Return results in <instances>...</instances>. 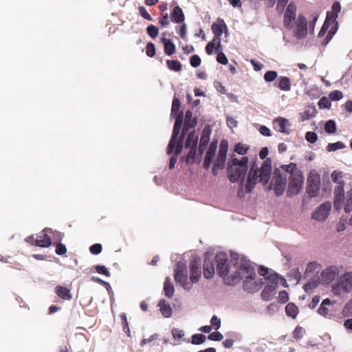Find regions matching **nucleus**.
I'll return each instance as SVG.
<instances>
[{"mask_svg": "<svg viewBox=\"0 0 352 352\" xmlns=\"http://www.w3.org/2000/svg\"><path fill=\"white\" fill-rule=\"evenodd\" d=\"M55 293L63 300H70L72 298L70 289L66 287L57 285L55 287Z\"/></svg>", "mask_w": 352, "mask_h": 352, "instance_id": "obj_22", "label": "nucleus"}, {"mask_svg": "<svg viewBox=\"0 0 352 352\" xmlns=\"http://www.w3.org/2000/svg\"><path fill=\"white\" fill-rule=\"evenodd\" d=\"M214 274L213 262L211 259L206 257L204 263V276L206 278H211Z\"/></svg>", "mask_w": 352, "mask_h": 352, "instance_id": "obj_20", "label": "nucleus"}, {"mask_svg": "<svg viewBox=\"0 0 352 352\" xmlns=\"http://www.w3.org/2000/svg\"><path fill=\"white\" fill-rule=\"evenodd\" d=\"M344 144L341 142H337L336 143H329L327 146V151H335L338 149L344 148Z\"/></svg>", "mask_w": 352, "mask_h": 352, "instance_id": "obj_44", "label": "nucleus"}, {"mask_svg": "<svg viewBox=\"0 0 352 352\" xmlns=\"http://www.w3.org/2000/svg\"><path fill=\"white\" fill-rule=\"evenodd\" d=\"M185 134L186 133H182L179 140L177 139L176 144H175V146L174 148V149L175 148V154L176 155H179L182 153V151Z\"/></svg>", "mask_w": 352, "mask_h": 352, "instance_id": "obj_37", "label": "nucleus"}, {"mask_svg": "<svg viewBox=\"0 0 352 352\" xmlns=\"http://www.w3.org/2000/svg\"><path fill=\"white\" fill-rule=\"evenodd\" d=\"M217 39L214 38L212 41H210L206 46V52L208 55H211L213 53L214 49L215 47V42Z\"/></svg>", "mask_w": 352, "mask_h": 352, "instance_id": "obj_61", "label": "nucleus"}, {"mask_svg": "<svg viewBox=\"0 0 352 352\" xmlns=\"http://www.w3.org/2000/svg\"><path fill=\"white\" fill-rule=\"evenodd\" d=\"M158 306L160 308V311L164 317L169 318L172 316V308L170 307V305L164 299H161L159 301Z\"/></svg>", "mask_w": 352, "mask_h": 352, "instance_id": "obj_25", "label": "nucleus"}, {"mask_svg": "<svg viewBox=\"0 0 352 352\" xmlns=\"http://www.w3.org/2000/svg\"><path fill=\"white\" fill-rule=\"evenodd\" d=\"M175 280L177 283L182 285L184 289H190V286L187 282L188 280V271L186 265L179 263L175 270Z\"/></svg>", "mask_w": 352, "mask_h": 352, "instance_id": "obj_10", "label": "nucleus"}, {"mask_svg": "<svg viewBox=\"0 0 352 352\" xmlns=\"http://www.w3.org/2000/svg\"><path fill=\"white\" fill-rule=\"evenodd\" d=\"M266 280H267L268 285H274V287H276V286L278 285V277L277 274L269 275L266 278Z\"/></svg>", "mask_w": 352, "mask_h": 352, "instance_id": "obj_57", "label": "nucleus"}, {"mask_svg": "<svg viewBox=\"0 0 352 352\" xmlns=\"http://www.w3.org/2000/svg\"><path fill=\"white\" fill-rule=\"evenodd\" d=\"M158 21L162 27L168 25L170 21L168 13L162 14V16L158 19Z\"/></svg>", "mask_w": 352, "mask_h": 352, "instance_id": "obj_54", "label": "nucleus"}, {"mask_svg": "<svg viewBox=\"0 0 352 352\" xmlns=\"http://www.w3.org/2000/svg\"><path fill=\"white\" fill-rule=\"evenodd\" d=\"M210 134L211 129L210 126H207L204 127L201 133L199 146V151L201 155L203 153L204 151L205 150L206 146L208 145L210 141Z\"/></svg>", "mask_w": 352, "mask_h": 352, "instance_id": "obj_19", "label": "nucleus"}, {"mask_svg": "<svg viewBox=\"0 0 352 352\" xmlns=\"http://www.w3.org/2000/svg\"><path fill=\"white\" fill-rule=\"evenodd\" d=\"M183 120V112L179 111L176 116L175 122L173 129L172 136L167 147L168 155H170L174 151V148L176 144L177 139H178V135L181 129V126L182 125Z\"/></svg>", "mask_w": 352, "mask_h": 352, "instance_id": "obj_5", "label": "nucleus"}, {"mask_svg": "<svg viewBox=\"0 0 352 352\" xmlns=\"http://www.w3.org/2000/svg\"><path fill=\"white\" fill-rule=\"evenodd\" d=\"M293 338L296 340H299L300 338H302V336H303V329L300 327V326H297L293 333Z\"/></svg>", "mask_w": 352, "mask_h": 352, "instance_id": "obj_58", "label": "nucleus"}, {"mask_svg": "<svg viewBox=\"0 0 352 352\" xmlns=\"http://www.w3.org/2000/svg\"><path fill=\"white\" fill-rule=\"evenodd\" d=\"M197 124V118H192V113L191 111L188 110L186 112L184 126L182 129V133H186L189 129L195 127Z\"/></svg>", "mask_w": 352, "mask_h": 352, "instance_id": "obj_18", "label": "nucleus"}, {"mask_svg": "<svg viewBox=\"0 0 352 352\" xmlns=\"http://www.w3.org/2000/svg\"><path fill=\"white\" fill-rule=\"evenodd\" d=\"M228 148V142L226 140H222L220 142L217 158L214 162L215 166H220L223 168L224 167Z\"/></svg>", "mask_w": 352, "mask_h": 352, "instance_id": "obj_16", "label": "nucleus"}, {"mask_svg": "<svg viewBox=\"0 0 352 352\" xmlns=\"http://www.w3.org/2000/svg\"><path fill=\"white\" fill-rule=\"evenodd\" d=\"M201 58L197 54L192 55L190 58V65L193 67H197L198 66H199L201 64Z\"/></svg>", "mask_w": 352, "mask_h": 352, "instance_id": "obj_56", "label": "nucleus"}, {"mask_svg": "<svg viewBox=\"0 0 352 352\" xmlns=\"http://www.w3.org/2000/svg\"><path fill=\"white\" fill-rule=\"evenodd\" d=\"M329 99L333 101H338L342 98L343 94L342 91L339 90H335L331 91L329 94Z\"/></svg>", "mask_w": 352, "mask_h": 352, "instance_id": "obj_48", "label": "nucleus"}, {"mask_svg": "<svg viewBox=\"0 0 352 352\" xmlns=\"http://www.w3.org/2000/svg\"><path fill=\"white\" fill-rule=\"evenodd\" d=\"M296 14H292L285 12L283 16L284 27L290 30L294 28L293 21L296 19Z\"/></svg>", "mask_w": 352, "mask_h": 352, "instance_id": "obj_29", "label": "nucleus"}, {"mask_svg": "<svg viewBox=\"0 0 352 352\" xmlns=\"http://www.w3.org/2000/svg\"><path fill=\"white\" fill-rule=\"evenodd\" d=\"M341 10V6L339 1H335L331 7V11H327L326 19L318 33V36L322 38L328 32L330 25L331 26L336 22L338 14Z\"/></svg>", "mask_w": 352, "mask_h": 352, "instance_id": "obj_4", "label": "nucleus"}, {"mask_svg": "<svg viewBox=\"0 0 352 352\" xmlns=\"http://www.w3.org/2000/svg\"><path fill=\"white\" fill-rule=\"evenodd\" d=\"M256 277V272L254 267L250 261H241L238 267L235 275L232 276L231 280L230 277L226 279L228 285L236 284L239 280H254Z\"/></svg>", "mask_w": 352, "mask_h": 352, "instance_id": "obj_3", "label": "nucleus"}, {"mask_svg": "<svg viewBox=\"0 0 352 352\" xmlns=\"http://www.w3.org/2000/svg\"><path fill=\"white\" fill-rule=\"evenodd\" d=\"M206 336L203 334H195L192 337V343L194 344H200L204 342Z\"/></svg>", "mask_w": 352, "mask_h": 352, "instance_id": "obj_50", "label": "nucleus"}, {"mask_svg": "<svg viewBox=\"0 0 352 352\" xmlns=\"http://www.w3.org/2000/svg\"><path fill=\"white\" fill-rule=\"evenodd\" d=\"M338 273V269L336 266H331L326 268L321 273V282L325 285L329 284L336 278Z\"/></svg>", "mask_w": 352, "mask_h": 352, "instance_id": "obj_15", "label": "nucleus"}, {"mask_svg": "<svg viewBox=\"0 0 352 352\" xmlns=\"http://www.w3.org/2000/svg\"><path fill=\"white\" fill-rule=\"evenodd\" d=\"M164 291L165 296H167L168 298H171L174 295V287L168 278L166 279L164 284Z\"/></svg>", "mask_w": 352, "mask_h": 352, "instance_id": "obj_32", "label": "nucleus"}, {"mask_svg": "<svg viewBox=\"0 0 352 352\" xmlns=\"http://www.w3.org/2000/svg\"><path fill=\"white\" fill-rule=\"evenodd\" d=\"M272 184L274 186L275 195L278 197L282 195L286 186V177H283L280 173L276 172L272 179Z\"/></svg>", "mask_w": 352, "mask_h": 352, "instance_id": "obj_13", "label": "nucleus"}, {"mask_svg": "<svg viewBox=\"0 0 352 352\" xmlns=\"http://www.w3.org/2000/svg\"><path fill=\"white\" fill-rule=\"evenodd\" d=\"M307 34V20L302 14L298 15L296 21V27L293 31V35L297 39H302Z\"/></svg>", "mask_w": 352, "mask_h": 352, "instance_id": "obj_8", "label": "nucleus"}, {"mask_svg": "<svg viewBox=\"0 0 352 352\" xmlns=\"http://www.w3.org/2000/svg\"><path fill=\"white\" fill-rule=\"evenodd\" d=\"M344 210L345 212H349L352 210V190L347 192V199Z\"/></svg>", "mask_w": 352, "mask_h": 352, "instance_id": "obj_45", "label": "nucleus"}, {"mask_svg": "<svg viewBox=\"0 0 352 352\" xmlns=\"http://www.w3.org/2000/svg\"><path fill=\"white\" fill-rule=\"evenodd\" d=\"M94 268L98 274H103L107 277L110 276V272L105 266L97 265Z\"/></svg>", "mask_w": 352, "mask_h": 352, "instance_id": "obj_52", "label": "nucleus"}, {"mask_svg": "<svg viewBox=\"0 0 352 352\" xmlns=\"http://www.w3.org/2000/svg\"><path fill=\"white\" fill-rule=\"evenodd\" d=\"M200 266L201 259L199 258H195L190 262V279L192 283H197L201 277Z\"/></svg>", "mask_w": 352, "mask_h": 352, "instance_id": "obj_12", "label": "nucleus"}, {"mask_svg": "<svg viewBox=\"0 0 352 352\" xmlns=\"http://www.w3.org/2000/svg\"><path fill=\"white\" fill-rule=\"evenodd\" d=\"M281 168L283 170L289 173L290 175H293L295 173L301 172V170L297 168V166L295 163H290L287 165H283Z\"/></svg>", "mask_w": 352, "mask_h": 352, "instance_id": "obj_34", "label": "nucleus"}, {"mask_svg": "<svg viewBox=\"0 0 352 352\" xmlns=\"http://www.w3.org/2000/svg\"><path fill=\"white\" fill-rule=\"evenodd\" d=\"M146 32L152 38H155L159 34V29L154 25H149L146 28Z\"/></svg>", "mask_w": 352, "mask_h": 352, "instance_id": "obj_47", "label": "nucleus"}, {"mask_svg": "<svg viewBox=\"0 0 352 352\" xmlns=\"http://www.w3.org/2000/svg\"><path fill=\"white\" fill-rule=\"evenodd\" d=\"M288 120L283 118H276L274 121V128L278 132L283 133H289V131L286 130V126L288 124Z\"/></svg>", "mask_w": 352, "mask_h": 352, "instance_id": "obj_24", "label": "nucleus"}, {"mask_svg": "<svg viewBox=\"0 0 352 352\" xmlns=\"http://www.w3.org/2000/svg\"><path fill=\"white\" fill-rule=\"evenodd\" d=\"M146 54L148 57H153L155 55V46L152 42L147 43Z\"/></svg>", "mask_w": 352, "mask_h": 352, "instance_id": "obj_49", "label": "nucleus"}, {"mask_svg": "<svg viewBox=\"0 0 352 352\" xmlns=\"http://www.w3.org/2000/svg\"><path fill=\"white\" fill-rule=\"evenodd\" d=\"M329 98H327L325 96L322 97L318 103V105L320 109H329L331 107V102Z\"/></svg>", "mask_w": 352, "mask_h": 352, "instance_id": "obj_42", "label": "nucleus"}, {"mask_svg": "<svg viewBox=\"0 0 352 352\" xmlns=\"http://www.w3.org/2000/svg\"><path fill=\"white\" fill-rule=\"evenodd\" d=\"M180 107V100L177 98H174L173 100L171 107V115L179 111Z\"/></svg>", "mask_w": 352, "mask_h": 352, "instance_id": "obj_60", "label": "nucleus"}, {"mask_svg": "<svg viewBox=\"0 0 352 352\" xmlns=\"http://www.w3.org/2000/svg\"><path fill=\"white\" fill-rule=\"evenodd\" d=\"M320 177L318 175L309 177L307 179V192L310 197H317L320 190Z\"/></svg>", "mask_w": 352, "mask_h": 352, "instance_id": "obj_11", "label": "nucleus"}, {"mask_svg": "<svg viewBox=\"0 0 352 352\" xmlns=\"http://www.w3.org/2000/svg\"><path fill=\"white\" fill-rule=\"evenodd\" d=\"M198 142V135L196 134L195 131H191L188 133L186 142L185 147L186 148H197Z\"/></svg>", "mask_w": 352, "mask_h": 352, "instance_id": "obj_27", "label": "nucleus"}, {"mask_svg": "<svg viewBox=\"0 0 352 352\" xmlns=\"http://www.w3.org/2000/svg\"><path fill=\"white\" fill-rule=\"evenodd\" d=\"M138 10H139V12H140V15L145 19L148 20V21H152V17L148 13V12L146 11V10L145 9L144 7L143 6H140L138 8Z\"/></svg>", "mask_w": 352, "mask_h": 352, "instance_id": "obj_64", "label": "nucleus"}, {"mask_svg": "<svg viewBox=\"0 0 352 352\" xmlns=\"http://www.w3.org/2000/svg\"><path fill=\"white\" fill-rule=\"evenodd\" d=\"M208 339L213 341H220L223 339V335L219 331H214L208 336Z\"/></svg>", "mask_w": 352, "mask_h": 352, "instance_id": "obj_63", "label": "nucleus"}, {"mask_svg": "<svg viewBox=\"0 0 352 352\" xmlns=\"http://www.w3.org/2000/svg\"><path fill=\"white\" fill-rule=\"evenodd\" d=\"M215 262L217 263V272L219 276L221 277L226 276L229 272L227 254L224 252L217 254Z\"/></svg>", "mask_w": 352, "mask_h": 352, "instance_id": "obj_9", "label": "nucleus"}, {"mask_svg": "<svg viewBox=\"0 0 352 352\" xmlns=\"http://www.w3.org/2000/svg\"><path fill=\"white\" fill-rule=\"evenodd\" d=\"M190 149L187 156H186V163L192 162L195 160L197 152V148H188Z\"/></svg>", "mask_w": 352, "mask_h": 352, "instance_id": "obj_55", "label": "nucleus"}, {"mask_svg": "<svg viewBox=\"0 0 352 352\" xmlns=\"http://www.w3.org/2000/svg\"><path fill=\"white\" fill-rule=\"evenodd\" d=\"M285 312L288 316L295 318L299 312L298 307L294 303L289 302L285 307Z\"/></svg>", "mask_w": 352, "mask_h": 352, "instance_id": "obj_31", "label": "nucleus"}, {"mask_svg": "<svg viewBox=\"0 0 352 352\" xmlns=\"http://www.w3.org/2000/svg\"><path fill=\"white\" fill-rule=\"evenodd\" d=\"M47 230L48 232L50 233V235L52 237V240L54 239V241H57L59 242L64 237V234L62 232H60L58 231H54L51 228H48Z\"/></svg>", "mask_w": 352, "mask_h": 352, "instance_id": "obj_43", "label": "nucleus"}, {"mask_svg": "<svg viewBox=\"0 0 352 352\" xmlns=\"http://www.w3.org/2000/svg\"><path fill=\"white\" fill-rule=\"evenodd\" d=\"M249 146L247 144L237 143L234 146V151L239 155H245L247 153Z\"/></svg>", "mask_w": 352, "mask_h": 352, "instance_id": "obj_39", "label": "nucleus"}, {"mask_svg": "<svg viewBox=\"0 0 352 352\" xmlns=\"http://www.w3.org/2000/svg\"><path fill=\"white\" fill-rule=\"evenodd\" d=\"M324 130L328 133H333L336 131V124L333 120H328L324 125Z\"/></svg>", "mask_w": 352, "mask_h": 352, "instance_id": "obj_40", "label": "nucleus"}, {"mask_svg": "<svg viewBox=\"0 0 352 352\" xmlns=\"http://www.w3.org/2000/svg\"><path fill=\"white\" fill-rule=\"evenodd\" d=\"M212 31L215 36L217 40L220 39L219 37L222 35L223 31L221 25L214 23L211 27Z\"/></svg>", "mask_w": 352, "mask_h": 352, "instance_id": "obj_46", "label": "nucleus"}, {"mask_svg": "<svg viewBox=\"0 0 352 352\" xmlns=\"http://www.w3.org/2000/svg\"><path fill=\"white\" fill-rule=\"evenodd\" d=\"M170 17L172 21L176 23H182L185 19L184 12L179 6L174 7L170 14Z\"/></svg>", "mask_w": 352, "mask_h": 352, "instance_id": "obj_21", "label": "nucleus"}, {"mask_svg": "<svg viewBox=\"0 0 352 352\" xmlns=\"http://www.w3.org/2000/svg\"><path fill=\"white\" fill-rule=\"evenodd\" d=\"M54 245H55V252L58 255H64L67 252L66 246L60 242H54Z\"/></svg>", "mask_w": 352, "mask_h": 352, "instance_id": "obj_41", "label": "nucleus"}, {"mask_svg": "<svg viewBox=\"0 0 352 352\" xmlns=\"http://www.w3.org/2000/svg\"><path fill=\"white\" fill-rule=\"evenodd\" d=\"M305 138L310 143H315L318 140V135L314 132L308 131L305 134Z\"/></svg>", "mask_w": 352, "mask_h": 352, "instance_id": "obj_59", "label": "nucleus"}, {"mask_svg": "<svg viewBox=\"0 0 352 352\" xmlns=\"http://www.w3.org/2000/svg\"><path fill=\"white\" fill-rule=\"evenodd\" d=\"M162 43L164 44V53L168 56H171L175 52V45L173 41L165 37L162 38Z\"/></svg>", "mask_w": 352, "mask_h": 352, "instance_id": "obj_26", "label": "nucleus"}, {"mask_svg": "<svg viewBox=\"0 0 352 352\" xmlns=\"http://www.w3.org/2000/svg\"><path fill=\"white\" fill-rule=\"evenodd\" d=\"M276 288L274 285H266L261 292L262 298L265 300H271L276 293Z\"/></svg>", "mask_w": 352, "mask_h": 352, "instance_id": "obj_28", "label": "nucleus"}, {"mask_svg": "<svg viewBox=\"0 0 352 352\" xmlns=\"http://www.w3.org/2000/svg\"><path fill=\"white\" fill-rule=\"evenodd\" d=\"M243 287L245 291L250 293L254 292L257 289V285L251 280H244Z\"/></svg>", "mask_w": 352, "mask_h": 352, "instance_id": "obj_35", "label": "nucleus"}, {"mask_svg": "<svg viewBox=\"0 0 352 352\" xmlns=\"http://www.w3.org/2000/svg\"><path fill=\"white\" fill-rule=\"evenodd\" d=\"M167 67L172 71L180 72L182 69V63L176 60H167Z\"/></svg>", "mask_w": 352, "mask_h": 352, "instance_id": "obj_33", "label": "nucleus"}, {"mask_svg": "<svg viewBox=\"0 0 352 352\" xmlns=\"http://www.w3.org/2000/svg\"><path fill=\"white\" fill-rule=\"evenodd\" d=\"M302 183L303 175L302 172L289 175L287 194L289 195H297L302 188Z\"/></svg>", "mask_w": 352, "mask_h": 352, "instance_id": "obj_7", "label": "nucleus"}, {"mask_svg": "<svg viewBox=\"0 0 352 352\" xmlns=\"http://www.w3.org/2000/svg\"><path fill=\"white\" fill-rule=\"evenodd\" d=\"M272 170L271 161L267 159L262 164L260 169L257 168V164L254 162L252 166L248 177L246 192H250L256 183L258 181L263 184H266L270 177Z\"/></svg>", "mask_w": 352, "mask_h": 352, "instance_id": "obj_1", "label": "nucleus"}, {"mask_svg": "<svg viewBox=\"0 0 352 352\" xmlns=\"http://www.w3.org/2000/svg\"><path fill=\"white\" fill-rule=\"evenodd\" d=\"M278 302L280 303H285L289 300V296L286 291H281L278 294Z\"/></svg>", "mask_w": 352, "mask_h": 352, "instance_id": "obj_62", "label": "nucleus"}, {"mask_svg": "<svg viewBox=\"0 0 352 352\" xmlns=\"http://www.w3.org/2000/svg\"><path fill=\"white\" fill-rule=\"evenodd\" d=\"M248 157H242L241 160L232 155L228 162V175L231 182H238L244 178L248 170Z\"/></svg>", "mask_w": 352, "mask_h": 352, "instance_id": "obj_2", "label": "nucleus"}, {"mask_svg": "<svg viewBox=\"0 0 352 352\" xmlns=\"http://www.w3.org/2000/svg\"><path fill=\"white\" fill-rule=\"evenodd\" d=\"M48 228H45L36 238L35 241V246L41 248H47L52 245V237L47 230Z\"/></svg>", "mask_w": 352, "mask_h": 352, "instance_id": "obj_17", "label": "nucleus"}, {"mask_svg": "<svg viewBox=\"0 0 352 352\" xmlns=\"http://www.w3.org/2000/svg\"><path fill=\"white\" fill-rule=\"evenodd\" d=\"M337 30L338 23H335L328 30L326 37L321 41V45L322 46H326L329 43V41L333 38V35L336 34Z\"/></svg>", "mask_w": 352, "mask_h": 352, "instance_id": "obj_30", "label": "nucleus"}, {"mask_svg": "<svg viewBox=\"0 0 352 352\" xmlns=\"http://www.w3.org/2000/svg\"><path fill=\"white\" fill-rule=\"evenodd\" d=\"M217 142L213 141L210 143L209 148L206 153V158L213 160V157L214 156L216 149H217Z\"/></svg>", "mask_w": 352, "mask_h": 352, "instance_id": "obj_38", "label": "nucleus"}, {"mask_svg": "<svg viewBox=\"0 0 352 352\" xmlns=\"http://www.w3.org/2000/svg\"><path fill=\"white\" fill-rule=\"evenodd\" d=\"M331 209V204L327 201L321 204L312 214V218L318 221H324L327 218Z\"/></svg>", "mask_w": 352, "mask_h": 352, "instance_id": "obj_14", "label": "nucleus"}, {"mask_svg": "<svg viewBox=\"0 0 352 352\" xmlns=\"http://www.w3.org/2000/svg\"><path fill=\"white\" fill-rule=\"evenodd\" d=\"M277 78V72L275 71H267L264 75L266 82H272Z\"/></svg>", "mask_w": 352, "mask_h": 352, "instance_id": "obj_51", "label": "nucleus"}, {"mask_svg": "<svg viewBox=\"0 0 352 352\" xmlns=\"http://www.w3.org/2000/svg\"><path fill=\"white\" fill-rule=\"evenodd\" d=\"M344 182L340 181L334 189V197L335 198L344 199Z\"/></svg>", "mask_w": 352, "mask_h": 352, "instance_id": "obj_36", "label": "nucleus"}, {"mask_svg": "<svg viewBox=\"0 0 352 352\" xmlns=\"http://www.w3.org/2000/svg\"><path fill=\"white\" fill-rule=\"evenodd\" d=\"M102 250V246L100 243H95L90 246L89 251L92 254L97 255L99 254Z\"/></svg>", "mask_w": 352, "mask_h": 352, "instance_id": "obj_53", "label": "nucleus"}, {"mask_svg": "<svg viewBox=\"0 0 352 352\" xmlns=\"http://www.w3.org/2000/svg\"><path fill=\"white\" fill-rule=\"evenodd\" d=\"M276 86L281 91H289L292 87L290 79L287 76H280Z\"/></svg>", "mask_w": 352, "mask_h": 352, "instance_id": "obj_23", "label": "nucleus"}, {"mask_svg": "<svg viewBox=\"0 0 352 352\" xmlns=\"http://www.w3.org/2000/svg\"><path fill=\"white\" fill-rule=\"evenodd\" d=\"M352 289V272L344 274L340 279L339 283L333 287V292L336 294H341V291L349 293Z\"/></svg>", "mask_w": 352, "mask_h": 352, "instance_id": "obj_6", "label": "nucleus"}]
</instances>
